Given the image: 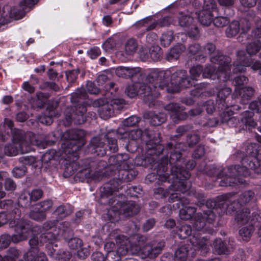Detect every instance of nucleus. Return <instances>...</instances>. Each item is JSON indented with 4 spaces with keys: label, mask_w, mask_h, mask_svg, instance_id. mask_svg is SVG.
I'll return each mask as SVG.
<instances>
[{
    "label": "nucleus",
    "mask_w": 261,
    "mask_h": 261,
    "mask_svg": "<svg viewBox=\"0 0 261 261\" xmlns=\"http://www.w3.org/2000/svg\"><path fill=\"white\" fill-rule=\"evenodd\" d=\"M185 147V144L181 142H170L167 144L170 156L169 158L168 156L163 157L159 163L156 172L159 180L164 182L171 180L175 182L181 178L188 179L190 177V172L180 168L182 160L180 150Z\"/></svg>",
    "instance_id": "1"
},
{
    "label": "nucleus",
    "mask_w": 261,
    "mask_h": 261,
    "mask_svg": "<svg viewBox=\"0 0 261 261\" xmlns=\"http://www.w3.org/2000/svg\"><path fill=\"white\" fill-rule=\"evenodd\" d=\"M260 146L255 143H250L247 146L245 156L242 153L240 156L242 158L241 161V166H231L229 168L230 172L232 175L239 174L244 177L249 176L251 171L255 173H261V161H259L257 156Z\"/></svg>",
    "instance_id": "2"
},
{
    "label": "nucleus",
    "mask_w": 261,
    "mask_h": 261,
    "mask_svg": "<svg viewBox=\"0 0 261 261\" xmlns=\"http://www.w3.org/2000/svg\"><path fill=\"white\" fill-rule=\"evenodd\" d=\"M203 56H211L210 61L214 64L219 65L216 71L217 77L222 81L228 80L231 73V59L228 56L224 55L219 49H216L215 44L208 42L202 48Z\"/></svg>",
    "instance_id": "3"
},
{
    "label": "nucleus",
    "mask_w": 261,
    "mask_h": 261,
    "mask_svg": "<svg viewBox=\"0 0 261 261\" xmlns=\"http://www.w3.org/2000/svg\"><path fill=\"white\" fill-rule=\"evenodd\" d=\"M171 75L170 68L166 70L157 68L151 70L146 77L147 85L150 87L151 93L155 103L156 98L160 95L159 90L166 89L167 91V89L171 88L170 85Z\"/></svg>",
    "instance_id": "4"
},
{
    "label": "nucleus",
    "mask_w": 261,
    "mask_h": 261,
    "mask_svg": "<svg viewBox=\"0 0 261 261\" xmlns=\"http://www.w3.org/2000/svg\"><path fill=\"white\" fill-rule=\"evenodd\" d=\"M235 196L232 193L219 196L215 199L207 200L206 206L213 209L216 215H231L241 206Z\"/></svg>",
    "instance_id": "5"
},
{
    "label": "nucleus",
    "mask_w": 261,
    "mask_h": 261,
    "mask_svg": "<svg viewBox=\"0 0 261 261\" xmlns=\"http://www.w3.org/2000/svg\"><path fill=\"white\" fill-rule=\"evenodd\" d=\"M85 132L81 129H72L65 132L63 137L66 140L62 145L63 152L66 154L76 156V152L84 144Z\"/></svg>",
    "instance_id": "6"
},
{
    "label": "nucleus",
    "mask_w": 261,
    "mask_h": 261,
    "mask_svg": "<svg viewBox=\"0 0 261 261\" xmlns=\"http://www.w3.org/2000/svg\"><path fill=\"white\" fill-rule=\"evenodd\" d=\"M142 134L143 131L139 128L127 131L123 127H119L117 131L111 130L108 132L105 135V137L107 141L109 150L113 152H115L118 149L117 138H128L132 140H137L141 138Z\"/></svg>",
    "instance_id": "7"
},
{
    "label": "nucleus",
    "mask_w": 261,
    "mask_h": 261,
    "mask_svg": "<svg viewBox=\"0 0 261 261\" xmlns=\"http://www.w3.org/2000/svg\"><path fill=\"white\" fill-rule=\"evenodd\" d=\"M143 79H141L139 81L136 79L134 81L136 82L135 84L128 85L125 88V93L130 98L140 95L149 107L151 108L154 106L155 104L151 93L150 87L148 86L147 83H141Z\"/></svg>",
    "instance_id": "8"
},
{
    "label": "nucleus",
    "mask_w": 261,
    "mask_h": 261,
    "mask_svg": "<svg viewBox=\"0 0 261 261\" xmlns=\"http://www.w3.org/2000/svg\"><path fill=\"white\" fill-rule=\"evenodd\" d=\"M87 106V103L83 101L75 106L67 107L64 111L65 125L69 126L72 123L75 125L84 124L86 121Z\"/></svg>",
    "instance_id": "9"
},
{
    "label": "nucleus",
    "mask_w": 261,
    "mask_h": 261,
    "mask_svg": "<svg viewBox=\"0 0 261 261\" xmlns=\"http://www.w3.org/2000/svg\"><path fill=\"white\" fill-rule=\"evenodd\" d=\"M12 133V139L14 144L19 145L21 153L30 152L33 145L36 144L35 136L31 132H25L19 129H14Z\"/></svg>",
    "instance_id": "10"
},
{
    "label": "nucleus",
    "mask_w": 261,
    "mask_h": 261,
    "mask_svg": "<svg viewBox=\"0 0 261 261\" xmlns=\"http://www.w3.org/2000/svg\"><path fill=\"white\" fill-rule=\"evenodd\" d=\"M172 75L171 79V88L167 89L168 93H176L178 92L179 88H187L192 86V82L187 75L185 70L179 69L175 70L171 68Z\"/></svg>",
    "instance_id": "11"
},
{
    "label": "nucleus",
    "mask_w": 261,
    "mask_h": 261,
    "mask_svg": "<svg viewBox=\"0 0 261 261\" xmlns=\"http://www.w3.org/2000/svg\"><path fill=\"white\" fill-rule=\"evenodd\" d=\"M231 166L228 167L226 174L224 175V171L218 172V170L215 167H211L207 174L210 176L217 175L218 179H222L219 181V185L222 187L232 186L234 185L238 184H244L246 183V181L239 177L242 175L239 174L232 175L230 172L229 168Z\"/></svg>",
    "instance_id": "12"
},
{
    "label": "nucleus",
    "mask_w": 261,
    "mask_h": 261,
    "mask_svg": "<svg viewBox=\"0 0 261 261\" xmlns=\"http://www.w3.org/2000/svg\"><path fill=\"white\" fill-rule=\"evenodd\" d=\"M144 134L150 139L146 143V153L149 155H160L164 150V146L160 143L161 135L159 133H154L152 131L145 129Z\"/></svg>",
    "instance_id": "13"
},
{
    "label": "nucleus",
    "mask_w": 261,
    "mask_h": 261,
    "mask_svg": "<svg viewBox=\"0 0 261 261\" xmlns=\"http://www.w3.org/2000/svg\"><path fill=\"white\" fill-rule=\"evenodd\" d=\"M15 231L17 234L10 236V243H17L27 240V237L32 230V225L29 221L24 219L18 221L16 225L14 226Z\"/></svg>",
    "instance_id": "14"
},
{
    "label": "nucleus",
    "mask_w": 261,
    "mask_h": 261,
    "mask_svg": "<svg viewBox=\"0 0 261 261\" xmlns=\"http://www.w3.org/2000/svg\"><path fill=\"white\" fill-rule=\"evenodd\" d=\"M123 194L118 196V199H115L116 204L118 205L120 214L125 217L133 216L137 214L140 211V207L135 201L123 200Z\"/></svg>",
    "instance_id": "15"
},
{
    "label": "nucleus",
    "mask_w": 261,
    "mask_h": 261,
    "mask_svg": "<svg viewBox=\"0 0 261 261\" xmlns=\"http://www.w3.org/2000/svg\"><path fill=\"white\" fill-rule=\"evenodd\" d=\"M124 103L125 101L122 99L112 100L99 108V116L103 119H109L113 115L115 111H119L122 109Z\"/></svg>",
    "instance_id": "16"
},
{
    "label": "nucleus",
    "mask_w": 261,
    "mask_h": 261,
    "mask_svg": "<svg viewBox=\"0 0 261 261\" xmlns=\"http://www.w3.org/2000/svg\"><path fill=\"white\" fill-rule=\"evenodd\" d=\"M120 183H121V179H113L106 184L102 189L103 190L101 191L99 202L101 204H105L107 202V200L110 198L118 199V196H114L113 193L119 191V189H121Z\"/></svg>",
    "instance_id": "17"
},
{
    "label": "nucleus",
    "mask_w": 261,
    "mask_h": 261,
    "mask_svg": "<svg viewBox=\"0 0 261 261\" xmlns=\"http://www.w3.org/2000/svg\"><path fill=\"white\" fill-rule=\"evenodd\" d=\"M115 73L119 77L131 79L133 81H135L136 79L139 81L141 79H144L145 76L143 70L139 67L119 66L116 69Z\"/></svg>",
    "instance_id": "18"
},
{
    "label": "nucleus",
    "mask_w": 261,
    "mask_h": 261,
    "mask_svg": "<svg viewBox=\"0 0 261 261\" xmlns=\"http://www.w3.org/2000/svg\"><path fill=\"white\" fill-rule=\"evenodd\" d=\"M188 179L181 178V179H178L177 181L173 182L171 180H166L169 182H171L172 185V190L175 192L171 193L169 197V201L170 202H174L175 201H179L181 194L178 193L180 192L182 194L185 193L190 188L191 184L187 181Z\"/></svg>",
    "instance_id": "19"
},
{
    "label": "nucleus",
    "mask_w": 261,
    "mask_h": 261,
    "mask_svg": "<svg viewBox=\"0 0 261 261\" xmlns=\"http://www.w3.org/2000/svg\"><path fill=\"white\" fill-rule=\"evenodd\" d=\"M216 217L215 212L211 208L204 211L203 214L197 213L193 223V228L197 231L202 230L206 225V222L212 223L215 220Z\"/></svg>",
    "instance_id": "20"
},
{
    "label": "nucleus",
    "mask_w": 261,
    "mask_h": 261,
    "mask_svg": "<svg viewBox=\"0 0 261 261\" xmlns=\"http://www.w3.org/2000/svg\"><path fill=\"white\" fill-rule=\"evenodd\" d=\"M101 164V162H97L90 159H85L82 167L85 170L88 169V172L85 174L86 177L94 180H100L102 177V171L99 168Z\"/></svg>",
    "instance_id": "21"
},
{
    "label": "nucleus",
    "mask_w": 261,
    "mask_h": 261,
    "mask_svg": "<svg viewBox=\"0 0 261 261\" xmlns=\"http://www.w3.org/2000/svg\"><path fill=\"white\" fill-rule=\"evenodd\" d=\"M21 213L20 210L16 207L10 212H2L0 213V227L8 223L10 227L13 228L18 221H20Z\"/></svg>",
    "instance_id": "22"
},
{
    "label": "nucleus",
    "mask_w": 261,
    "mask_h": 261,
    "mask_svg": "<svg viewBox=\"0 0 261 261\" xmlns=\"http://www.w3.org/2000/svg\"><path fill=\"white\" fill-rule=\"evenodd\" d=\"M240 27L243 32H247L250 28V23L246 18H242L240 21H232L225 30L226 36L228 38L236 36L239 32Z\"/></svg>",
    "instance_id": "23"
},
{
    "label": "nucleus",
    "mask_w": 261,
    "mask_h": 261,
    "mask_svg": "<svg viewBox=\"0 0 261 261\" xmlns=\"http://www.w3.org/2000/svg\"><path fill=\"white\" fill-rule=\"evenodd\" d=\"M105 142L102 141L100 136L92 138L89 145V149L94 153H96L98 155L103 156L106 153L104 148Z\"/></svg>",
    "instance_id": "24"
},
{
    "label": "nucleus",
    "mask_w": 261,
    "mask_h": 261,
    "mask_svg": "<svg viewBox=\"0 0 261 261\" xmlns=\"http://www.w3.org/2000/svg\"><path fill=\"white\" fill-rule=\"evenodd\" d=\"M107 204L111 205V207L108 210L106 214L108 220L112 222L118 221L121 214L118 205L116 204L115 199H114L113 198L109 199L105 205Z\"/></svg>",
    "instance_id": "25"
},
{
    "label": "nucleus",
    "mask_w": 261,
    "mask_h": 261,
    "mask_svg": "<svg viewBox=\"0 0 261 261\" xmlns=\"http://www.w3.org/2000/svg\"><path fill=\"white\" fill-rule=\"evenodd\" d=\"M192 245L195 247L197 249L200 250L201 253L205 255L208 252L210 249L209 247L210 242L204 237L199 238L198 236H194L190 239Z\"/></svg>",
    "instance_id": "26"
},
{
    "label": "nucleus",
    "mask_w": 261,
    "mask_h": 261,
    "mask_svg": "<svg viewBox=\"0 0 261 261\" xmlns=\"http://www.w3.org/2000/svg\"><path fill=\"white\" fill-rule=\"evenodd\" d=\"M255 93V90L251 87H245L238 89L236 88L234 95L241 97V102L243 104H246L252 98Z\"/></svg>",
    "instance_id": "27"
},
{
    "label": "nucleus",
    "mask_w": 261,
    "mask_h": 261,
    "mask_svg": "<svg viewBox=\"0 0 261 261\" xmlns=\"http://www.w3.org/2000/svg\"><path fill=\"white\" fill-rule=\"evenodd\" d=\"M163 53L162 49L158 45L152 46L149 49V55L146 53L145 54L144 51H143L140 54L141 58L144 61L147 60L149 58V55L150 59L154 61H158L162 58Z\"/></svg>",
    "instance_id": "28"
},
{
    "label": "nucleus",
    "mask_w": 261,
    "mask_h": 261,
    "mask_svg": "<svg viewBox=\"0 0 261 261\" xmlns=\"http://www.w3.org/2000/svg\"><path fill=\"white\" fill-rule=\"evenodd\" d=\"M144 117L150 119V124L153 126L160 125L166 120V115L162 113L155 114L154 112L150 111L145 114Z\"/></svg>",
    "instance_id": "29"
},
{
    "label": "nucleus",
    "mask_w": 261,
    "mask_h": 261,
    "mask_svg": "<svg viewBox=\"0 0 261 261\" xmlns=\"http://www.w3.org/2000/svg\"><path fill=\"white\" fill-rule=\"evenodd\" d=\"M73 212V209L69 204L61 205L54 211L53 214L58 220H61L70 215Z\"/></svg>",
    "instance_id": "30"
},
{
    "label": "nucleus",
    "mask_w": 261,
    "mask_h": 261,
    "mask_svg": "<svg viewBox=\"0 0 261 261\" xmlns=\"http://www.w3.org/2000/svg\"><path fill=\"white\" fill-rule=\"evenodd\" d=\"M231 93V89L228 87L223 88L218 92L216 101L219 108L223 109L228 107L226 103V98Z\"/></svg>",
    "instance_id": "31"
},
{
    "label": "nucleus",
    "mask_w": 261,
    "mask_h": 261,
    "mask_svg": "<svg viewBox=\"0 0 261 261\" xmlns=\"http://www.w3.org/2000/svg\"><path fill=\"white\" fill-rule=\"evenodd\" d=\"M214 16L212 11L202 9L198 14L199 22L203 25L208 26L213 20Z\"/></svg>",
    "instance_id": "32"
},
{
    "label": "nucleus",
    "mask_w": 261,
    "mask_h": 261,
    "mask_svg": "<svg viewBox=\"0 0 261 261\" xmlns=\"http://www.w3.org/2000/svg\"><path fill=\"white\" fill-rule=\"evenodd\" d=\"M193 128V125L190 124L179 126L175 130L177 134L170 137L171 142L177 143V141L179 140L181 136L192 129Z\"/></svg>",
    "instance_id": "33"
},
{
    "label": "nucleus",
    "mask_w": 261,
    "mask_h": 261,
    "mask_svg": "<svg viewBox=\"0 0 261 261\" xmlns=\"http://www.w3.org/2000/svg\"><path fill=\"white\" fill-rule=\"evenodd\" d=\"M250 212L248 208H243L238 211L235 216V221L238 225H242L246 224L250 219Z\"/></svg>",
    "instance_id": "34"
},
{
    "label": "nucleus",
    "mask_w": 261,
    "mask_h": 261,
    "mask_svg": "<svg viewBox=\"0 0 261 261\" xmlns=\"http://www.w3.org/2000/svg\"><path fill=\"white\" fill-rule=\"evenodd\" d=\"M87 98V93L83 88H77L71 95L70 101L72 103H77Z\"/></svg>",
    "instance_id": "35"
},
{
    "label": "nucleus",
    "mask_w": 261,
    "mask_h": 261,
    "mask_svg": "<svg viewBox=\"0 0 261 261\" xmlns=\"http://www.w3.org/2000/svg\"><path fill=\"white\" fill-rule=\"evenodd\" d=\"M254 115V112L249 111H246L242 114L241 121L246 127L248 126L249 128L254 127L256 125V122L253 118Z\"/></svg>",
    "instance_id": "36"
},
{
    "label": "nucleus",
    "mask_w": 261,
    "mask_h": 261,
    "mask_svg": "<svg viewBox=\"0 0 261 261\" xmlns=\"http://www.w3.org/2000/svg\"><path fill=\"white\" fill-rule=\"evenodd\" d=\"M214 251L218 254H228L229 252L225 243L221 239H217L213 243Z\"/></svg>",
    "instance_id": "37"
},
{
    "label": "nucleus",
    "mask_w": 261,
    "mask_h": 261,
    "mask_svg": "<svg viewBox=\"0 0 261 261\" xmlns=\"http://www.w3.org/2000/svg\"><path fill=\"white\" fill-rule=\"evenodd\" d=\"M237 61L236 63L244 64L246 66H250L252 59L250 56H247L245 51L240 50L237 52Z\"/></svg>",
    "instance_id": "38"
},
{
    "label": "nucleus",
    "mask_w": 261,
    "mask_h": 261,
    "mask_svg": "<svg viewBox=\"0 0 261 261\" xmlns=\"http://www.w3.org/2000/svg\"><path fill=\"white\" fill-rule=\"evenodd\" d=\"M261 49V42L255 39L249 42L246 47V51L250 56L255 55Z\"/></svg>",
    "instance_id": "39"
},
{
    "label": "nucleus",
    "mask_w": 261,
    "mask_h": 261,
    "mask_svg": "<svg viewBox=\"0 0 261 261\" xmlns=\"http://www.w3.org/2000/svg\"><path fill=\"white\" fill-rule=\"evenodd\" d=\"M119 174L121 181H129L136 177L138 172L133 169H124L119 170Z\"/></svg>",
    "instance_id": "40"
},
{
    "label": "nucleus",
    "mask_w": 261,
    "mask_h": 261,
    "mask_svg": "<svg viewBox=\"0 0 261 261\" xmlns=\"http://www.w3.org/2000/svg\"><path fill=\"white\" fill-rule=\"evenodd\" d=\"M72 237L65 234L64 239L71 250H76L82 247V241L78 238Z\"/></svg>",
    "instance_id": "41"
},
{
    "label": "nucleus",
    "mask_w": 261,
    "mask_h": 261,
    "mask_svg": "<svg viewBox=\"0 0 261 261\" xmlns=\"http://www.w3.org/2000/svg\"><path fill=\"white\" fill-rule=\"evenodd\" d=\"M165 246V243L163 242H159L157 244H150L149 249V255L147 257L153 258L160 254Z\"/></svg>",
    "instance_id": "42"
},
{
    "label": "nucleus",
    "mask_w": 261,
    "mask_h": 261,
    "mask_svg": "<svg viewBox=\"0 0 261 261\" xmlns=\"http://www.w3.org/2000/svg\"><path fill=\"white\" fill-rule=\"evenodd\" d=\"M188 255V247L186 245L180 246L175 251V261H186Z\"/></svg>",
    "instance_id": "43"
},
{
    "label": "nucleus",
    "mask_w": 261,
    "mask_h": 261,
    "mask_svg": "<svg viewBox=\"0 0 261 261\" xmlns=\"http://www.w3.org/2000/svg\"><path fill=\"white\" fill-rule=\"evenodd\" d=\"M196 211L194 207L188 206L182 208L179 211V217L181 219L188 220L191 219Z\"/></svg>",
    "instance_id": "44"
},
{
    "label": "nucleus",
    "mask_w": 261,
    "mask_h": 261,
    "mask_svg": "<svg viewBox=\"0 0 261 261\" xmlns=\"http://www.w3.org/2000/svg\"><path fill=\"white\" fill-rule=\"evenodd\" d=\"M138 43L137 41L134 38H130L125 43V52L127 55H133L136 51Z\"/></svg>",
    "instance_id": "45"
},
{
    "label": "nucleus",
    "mask_w": 261,
    "mask_h": 261,
    "mask_svg": "<svg viewBox=\"0 0 261 261\" xmlns=\"http://www.w3.org/2000/svg\"><path fill=\"white\" fill-rule=\"evenodd\" d=\"M57 236L52 232L48 231L42 234L40 237V242L46 245L53 244L57 240Z\"/></svg>",
    "instance_id": "46"
},
{
    "label": "nucleus",
    "mask_w": 261,
    "mask_h": 261,
    "mask_svg": "<svg viewBox=\"0 0 261 261\" xmlns=\"http://www.w3.org/2000/svg\"><path fill=\"white\" fill-rule=\"evenodd\" d=\"M254 228L252 225L242 228L239 231L240 236L245 241H248L251 238Z\"/></svg>",
    "instance_id": "47"
},
{
    "label": "nucleus",
    "mask_w": 261,
    "mask_h": 261,
    "mask_svg": "<svg viewBox=\"0 0 261 261\" xmlns=\"http://www.w3.org/2000/svg\"><path fill=\"white\" fill-rule=\"evenodd\" d=\"M182 49L180 46H175L167 54L166 59L169 61L177 60L179 58Z\"/></svg>",
    "instance_id": "48"
},
{
    "label": "nucleus",
    "mask_w": 261,
    "mask_h": 261,
    "mask_svg": "<svg viewBox=\"0 0 261 261\" xmlns=\"http://www.w3.org/2000/svg\"><path fill=\"white\" fill-rule=\"evenodd\" d=\"M254 193L252 191H245L240 195L239 198L237 199V200L240 205H243L249 202L254 197Z\"/></svg>",
    "instance_id": "49"
},
{
    "label": "nucleus",
    "mask_w": 261,
    "mask_h": 261,
    "mask_svg": "<svg viewBox=\"0 0 261 261\" xmlns=\"http://www.w3.org/2000/svg\"><path fill=\"white\" fill-rule=\"evenodd\" d=\"M173 39V32L169 31L163 33L160 38L161 43L164 47L168 46Z\"/></svg>",
    "instance_id": "50"
},
{
    "label": "nucleus",
    "mask_w": 261,
    "mask_h": 261,
    "mask_svg": "<svg viewBox=\"0 0 261 261\" xmlns=\"http://www.w3.org/2000/svg\"><path fill=\"white\" fill-rule=\"evenodd\" d=\"M32 200L30 197L29 192L22 193L19 197L18 203L22 207H28L31 205Z\"/></svg>",
    "instance_id": "51"
},
{
    "label": "nucleus",
    "mask_w": 261,
    "mask_h": 261,
    "mask_svg": "<svg viewBox=\"0 0 261 261\" xmlns=\"http://www.w3.org/2000/svg\"><path fill=\"white\" fill-rule=\"evenodd\" d=\"M192 229L190 225H182L178 230L177 233L178 237L181 239H185L191 235Z\"/></svg>",
    "instance_id": "52"
},
{
    "label": "nucleus",
    "mask_w": 261,
    "mask_h": 261,
    "mask_svg": "<svg viewBox=\"0 0 261 261\" xmlns=\"http://www.w3.org/2000/svg\"><path fill=\"white\" fill-rule=\"evenodd\" d=\"M165 109L166 110L170 111L176 115V114L184 111L185 108L184 106H181L179 103L171 102L167 105L165 107Z\"/></svg>",
    "instance_id": "53"
},
{
    "label": "nucleus",
    "mask_w": 261,
    "mask_h": 261,
    "mask_svg": "<svg viewBox=\"0 0 261 261\" xmlns=\"http://www.w3.org/2000/svg\"><path fill=\"white\" fill-rule=\"evenodd\" d=\"M53 204V203L51 200H45L37 204L36 209L45 213L51 208Z\"/></svg>",
    "instance_id": "54"
},
{
    "label": "nucleus",
    "mask_w": 261,
    "mask_h": 261,
    "mask_svg": "<svg viewBox=\"0 0 261 261\" xmlns=\"http://www.w3.org/2000/svg\"><path fill=\"white\" fill-rule=\"evenodd\" d=\"M200 141V136L194 133L187 136L186 142L190 147H193Z\"/></svg>",
    "instance_id": "55"
},
{
    "label": "nucleus",
    "mask_w": 261,
    "mask_h": 261,
    "mask_svg": "<svg viewBox=\"0 0 261 261\" xmlns=\"http://www.w3.org/2000/svg\"><path fill=\"white\" fill-rule=\"evenodd\" d=\"M203 67L200 65L193 66L190 70L189 72L193 80H197L201 74L203 73Z\"/></svg>",
    "instance_id": "56"
},
{
    "label": "nucleus",
    "mask_w": 261,
    "mask_h": 261,
    "mask_svg": "<svg viewBox=\"0 0 261 261\" xmlns=\"http://www.w3.org/2000/svg\"><path fill=\"white\" fill-rule=\"evenodd\" d=\"M20 255L19 250L14 247H10L7 251V254L4 257L12 261H16Z\"/></svg>",
    "instance_id": "57"
},
{
    "label": "nucleus",
    "mask_w": 261,
    "mask_h": 261,
    "mask_svg": "<svg viewBox=\"0 0 261 261\" xmlns=\"http://www.w3.org/2000/svg\"><path fill=\"white\" fill-rule=\"evenodd\" d=\"M10 244V235L4 233L0 236V251L7 248Z\"/></svg>",
    "instance_id": "58"
},
{
    "label": "nucleus",
    "mask_w": 261,
    "mask_h": 261,
    "mask_svg": "<svg viewBox=\"0 0 261 261\" xmlns=\"http://www.w3.org/2000/svg\"><path fill=\"white\" fill-rule=\"evenodd\" d=\"M215 26L218 28H223L229 22V19L226 17H216L213 20Z\"/></svg>",
    "instance_id": "59"
},
{
    "label": "nucleus",
    "mask_w": 261,
    "mask_h": 261,
    "mask_svg": "<svg viewBox=\"0 0 261 261\" xmlns=\"http://www.w3.org/2000/svg\"><path fill=\"white\" fill-rule=\"evenodd\" d=\"M140 120V117L134 115L124 119L122 123L124 126L132 127L136 125Z\"/></svg>",
    "instance_id": "60"
},
{
    "label": "nucleus",
    "mask_w": 261,
    "mask_h": 261,
    "mask_svg": "<svg viewBox=\"0 0 261 261\" xmlns=\"http://www.w3.org/2000/svg\"><path fill=\"white\" fill-rule=\"evenodd\" d=\"M30 197L32 202H36L40 199L43 195V192L40 189H35L29 192Z\"/></svg>",
    "instance_id": "61"
},
{
    "label": "nucleus",
    "mask_w": 261,
    "mask_h": 261,
    "mask_svg": "<svg viewBox=\"0 0 261 261\" xmlns=\"http://www.w3.org/2000/svg\"><path fill=\"white\" fill-rule=\"evenodd\" d=\"M116 45V40L114 37L112 36L108 38L102 44V48L106 51H109L112 50Z\"/></svg>",
    "instance_id": "62"
},
{
    "label": "nucleus",
    "mask_w": 261,
    "mask_h": 261,
    "mask_svg": "<svg viewBox=\"0 0 261 261\" xmlns=\"http://www.w3.org/2000/svg\"><path fill=\"white\" fill-rule=\"evenodd\" d=\"M249 108L256 113L261 112V95L249 104Z\"/></svg>",
    "instance_id": "63"
},
{
    "label": "nucleus",
    "mask_w": 261,
    "mask_h": 261,
    "mask_svg": "<svg viewBox=\"0 0 261 261\" xmlns=\"http://www.w3.org/2000/svg\"><path fill=\"white\" fill-rule=\"evenodd\" d=\"M71 257V253L69 251L64 250H60L56 256V258L59 261H69Z\"/></svg>",
    "instance_id": "64"
}]
</instances>
